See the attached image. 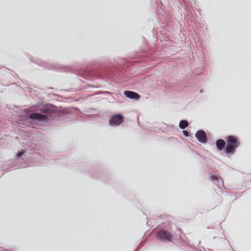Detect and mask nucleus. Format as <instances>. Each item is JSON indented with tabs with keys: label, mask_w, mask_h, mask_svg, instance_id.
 <instances>
[{
	"label": "nucleus",
	"mask_w": 251,
	"mask_h": 251,
	"mask_svg": "<svg viewBox=\"0 0 251 251\" xmlns=\"http://www.w3.org/2000/svg\"><path fill=\"white\" fill-rule=\"evenodd\" d=\"M226 147L225 152L227 154H233L235 152L236 149L240 145V142L238 138L235 136H228L226 138Z\"/></svg>",
	"instance_id": "1"
},
{
	"label": "nucleus",
	"mask_w": 251,
	"mask_h": 251,
	"mask_svg": "<svg viewBox=\"0 0 251 251\" xmlns=\"http://www.w3.org/2000/svg\"><path fill=\"white\" fill-rule=\"evenodd\" d=\"M156 238L161 241L171 242L174 238V235L171 232L162 229L158 232Z\"/></svg>",
	"instance_id": "2"
},
{
	"label": "nucleus",
	"mask_w": 251,
	"mask_h": 251,
	"mask_svg": "<svg viewBox=\"0 0 251 251\" xmlns=\"http://www.w3.org/2000/svg\"><path fill=\"white\" fill-rule=\"evenodd\" d=\"M123 117L121 115H116L111 117L109 121V125L112 126H117L123 122Z\"/></svg>",
	"instance_id": "3"
},
{
	"label": "nucleus",
	"mask_w": 251,
	"mask_h": 251,
	"mask_svg": "<svg viewBox=\"0 0 251 251\" xmlns=\"http://www.w3.org/2000/svg\"><path fill=\"white\" fill-rule=\"evenodd\" d=\"M195 136L198 140L202 143H205L207 142V138L206 133L203 130H198L195 134Z\"/></svg>",
	"instance_id": "4"
},
{
	"label": "nucleus",
	"mask_w": 251,
	"mask_h": 251,
	"mask_svg": "<svg viewBox=\"0 0 251 251\" xmlns=\"http://www.w3.org/2000/svg\"><path fill=\"white\" fill-rule=\"evenodd\" d=\"M29 118L33 120H36L42 122L46 121L47 120V117L46 116L36 113H31L29 116Z\"/></svg>",
	"instance_id": "5"
},
{
	"label": "nucleus",
	"mask_w": 251,
	"mask_h": 251,
	"mask_svg": "<svg viewBox=\"0 0 251 251\" xmlns=\"http://www.w3.org/2000/svg\"><path fill=\"white\" fill-rule=\"evenodd\" d=\"M124 94L126 97L130 99L139 100L140 98V96L138 94L130 91H125Z\"/></svg>",
	"instance_id": "6"
},
{
	"label": "nucleus",
	"mask_w": 251,
	"mask_h": 251,
	"mask_svg": "<svg viewBox=\"0 0 251 251\" xmlns=\"http://www.w3.org/2000/svg\"><path fill=\"white\" fill-rule=\"evenodd\" d=\"M226 145L225 141L223 139H218L216 142V145L218 150H223Z\"/></svg>",
	"instance_id": "7"
},
{
	"label": "nucleus",
	"mask_w": 251,
	"mask_h": 251,
	"mask_svg": "<svg viewBox=\"0 0 251 251\" xmlns=\"http://www.w3.org/2000/svg\"><path fill=\"white\" fill-rule=\"evenodd\" d=\"M188 123L187 121L185 120H182L179 122V126L181 129H184L188 126Z\"/></svg>",
	"instance_id": "8"
},
{
	"label": "nucleus",
	"mask_w": 251,
	"mask_h": 251,
	"mask_svg": "<svg viewBox=\"0 0 251 251\" xmlns=\"http://www.w3.org/2000/svg\"><path fill=\"white\" fill-rule=\"evenodd\" d=\"M218 180V177L215 176H212L210 177V180L212 181H217Z\"/></svg>",
	"instance_id": "9"
},
{
	"label": "nucleus",
	"mask_w": 251,
	"mask_h": 251,
	"mask_svg": "<svg viewBox=\"0 0 251 251\" xmlns=\"http://www.w3.org/2000/svg\"><path fill=\"white\" fill-rule=\"evenodd\" d=\"M42 112L44 113H47L48 114L49 112V110L48 108H45L42 110Z\"/></svg>",
	"instance_id": "10"
},
{
	"label": "nucleus",
	"mask_w": 251,
	"mask_h": 251,
	"mask_svg": "<svg viewBox=\"0 0 251 251\" xmlns=\"http://www.w3.org/2000/svg\"><path fill=\"white\" fill-rule=\"evenodd\" d=\"M183 134L185 136H189V134H188V131H186V130H183L182 131Z\"/></svg>",
	"instance_id": "11"
},
{
	"label": "nucleus",
	"mask_w": 251,
	"mask_h": 251,
	"mask_svg": "<svg viewBox=\"0 0 251 251\" xmlns=\"http://www.w3.org/2000/svg\"><path fill=\"white\" fill-rule=\"evenodd\" d=\"M23 155V152H20L18 153L17 156H18V158H20Z\"/></svg>",
	"instance_id": "12"
}]
</instances>
